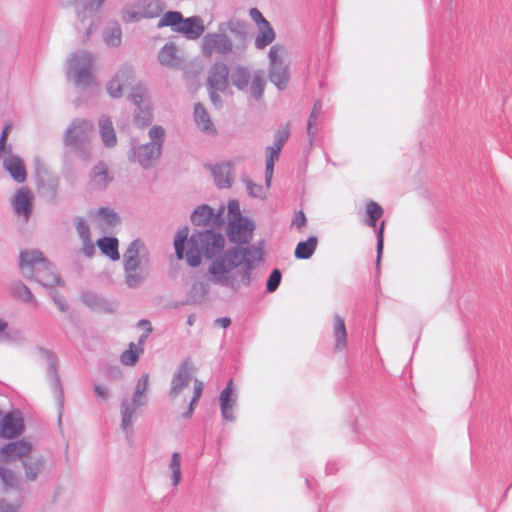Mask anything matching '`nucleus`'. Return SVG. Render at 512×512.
I'll use <instances>...</instances> for the list:
<instances>
[{"label":"nucleus","mask_w":512,"mask_h":512,"mask_svg":"<svg viewBox=\"0 0 512 512\" xmlns=\"http://www.w3.org/2000/svg\"><path fill=\"white\" fill-rule=\"evenodd\" d=\"M189 229H180L174 240L178 259L186 258L191 267L201 264L202 257L212 259L208 272L210 281L216 285L238 292L242 286L248 287L254 279L253 270L263 260L262 242L246 247L234 246L221 254L225 239L220 232L212 229L196 231L189 238Z\"/></svg>","instance_id":"1"},{"label":"nucleus","mask_w":512,"mask_h":512,"mask_svg":"<svg viewBox=\"0 0 512 512\" xmlns=\"http://www.w3.org/2000/svg\"><path fill=\"white\" fill-rule=\"evenodd\" d=\"M248 23L238 18L220 22L215 32L206 33L201 40L203 56H241L248 45Z\"/></svg>","instance_id":"2"},{"label":"nucleus","mask_w":512,"mask_h":512,"mask_svg":"<svg viewBox=\"0 0 512 512\" xmlns=\"http://www.w3.org/2000/svg\"><path fill=\"white\" fill-rule=\"evenodd\" d=\"M134 81V70L130 65H123L107 83L108 94L113 98L123 95L126 88L131 87L130 100L136 106L134 111V122L139 127H145L152 121V108L146 96L147 89L142 83L132 86Z\"/></svg>","instance_id":"3"},{"label":"nucleus","mask_w":512,"mask_h":512,"mask_svg":"<svg viewBox=\"0 0 512 512\" xmlns=\"http://www.w3.org/2000/svg\"><path fill=\"white\" fill-rule=\"evenodd\" d=\"M125 284L136 289L150 275V258L146 245L140 239L133 240L123 254Z\"/></svg>","instance_id":"4"},{"label":"nucleus","mask_w":512,"mask_h":512,"mask_svg":"<svg viewBox=\"0 0 512 512\" xmlns=\"http://www.w3.org/2000/svg\"><path fill=\"white\" fill-rule=\"evenodd\" d=\"M19 268L23 277L34 279L44 287L61 284L60 276L54 271L53 265L39 250H25L19 256Z\"/></svg>","instance_id":"5"},{"label":"nucleus","mask_w":512,"mask_h":512,"mask_svg":"<svg viewBox=\"0 0 512 512\" xmlns=\"http://www.w3.org/2000/svg\"><path fill=\"white\" fill-rule=\"evenodd\" d=\"M148 135L150 142L132 146L128 152L129 161L138 163L143 169L153 167L160 157L165 141V130L160 125H154L149 129Z\"/></svg>","instance_id":"6"},{"label":"nucleus","mask_w":512,"mask_h":512,"mask_svg":"<svg viewBox=\"0 0 512 512\" xmlns=\"http://www.w3.org/2000/svg\"><path fill=\"white\" fill-rule=\"evenodd\" d=\"M93 55L88 51L71 53L66 62V74L76 87L86 88L93 84Z\"/></svg>","instance_id":"7"},{"label":"nucleus","mask_w":512,"mask_h":512,"mask_svg":"<svg viewBox=\"0 0 512 512\" xmlns=\"http://www.w3.org/2000/svg\"><path fill=\"white\" fill-rule=\"evenodd\" d=\"M230 80L239 91L248 92L251 98H262L266 86L262 71H255L251 75L248 67L236 65L232 68Z\"/></svg>","instance_id":"8"},{"label":"nucleus","mask_w":512,"mask_h":512,"mask_svg":"<svg viewBox=\"0 0 512 512\" xmlns=\"http://www.w3.org/2000/svg\"><path fill=\"white\" fill-rule=\"evenodd\" d=\"M166 4L162 0H137L125 6L121 15L127 23L139 22L142 19L156 18L165 10Z\"/></svg>","instance_id":"9"},{"label":"nucleus","mask_w":512,"mask_h":512,"mask_svg":"<svg viewBox=\"0 0 512 512\" xmlns=\"http://www.w3.org/2000/svg\"><path fill=\"white\" fill-rule=\"evenodd\" d=\"M285 48L280 44L273 45L268 53L269 80L279 89L284 90L289 82V69L284 63Z\"/></svg>","instance_id":"10"},{"label":"nucleus","mask_w":512,"mask_h":512,"mask_svg":"<svg viewBox=\"0 0 512 512\" xmlns=\"http://www.w3.org/2000/svg\"><path fill=\"white\" fill-rule=\"evenodd\" d=\"M92 131L93 125L91 122L85 119H76L65 131L63 138L64 144L75 150H80V148L88 142Z\"/></svg>","instance_id":"11"},{"label":"nucleus","mask_w":512,"mask_h":512,"mask_svg":"<svg viewBox=\"0 0 512 512\" xmlns=\"http://www.w3.org/2000/svg\"><path fill=\"white\" fill-rule=\"evenodd\" d=\"M38 353L47 363V375L49 377L51 390L62 406L63 388L60 376L58 374L59 358L52 350L38 347Z\"/></svg>","instance_id":"12"},{"label":"nucleus","mask_w":512,"mask_h":512,"mask_svg":"<svg viewBox=\"0 0 512 512\" xmlns=\"http://www.w3.org/2000/svg\"><path fill=\"white\" fill-rule=\"evenodd\" d=\"M255 225L249 218L229 221L227 226L228 240L235 244H248L252 239Z\"/></svg>","instance_id":"13"},{"label":"nucleus","mask_w":512,"mask_h":512,"mask_svg":"<svg viewBox=\"0 0 512 512\" xmlns=\"http://www.w3.org/2000/svg\"><path fill=\"white\" fill-rule=\"evenodd\" d=\"M193 364L189 359L183 360L175 371L169 390V397L176 399L184 388H186L193 378Z\"/></svg>","instance_id":"14"},{"label":"nucleus","mask_w":512,"mask_h":512,"mask_svg":"<svg viewBox=\"0 0 512 512\" xmlns=\"http://www.w3.org/2000/svg\"><path fill=\"white\" fill-rule=\"evenodd\" d=\"M223 208L215 212L209 205H201L191 214V221L196 226H220L223 222Z\"/></svg>","instance_id":"15"},{"label":"nucleus","mask_w":512,"mask_h":512,"mask_svg":"<svg viewBox=\"0 0 512 512\" xmlns=\"http://www.w3.org/2000/svg\"><path fill=\"white\" fill-rule=\"evenodd\" d=\"M230 79L229 68L223 61L215 62L208 73L207 86L209 89L225 91Z\"/></svg>","instance_id":"16"},{"label":"nucleus","mask_w":512,"mask_h":512,"mask_svg":"<svg viewBox=\"0 0 512 512\" xmlns=\"http://www.w3.org/2000/svg\"><path fill=\"white\" fill-rule=\"evenodd\" d=\"M12 206L18 216H22L27 222L33 207V195L27 187H21L14 195Z\"/></svg>","instance_id":"17"},{"label":"nucleus","mask_w":512,"mask_h":512,"mask_svg":"<svg viewBox=\"0 0 512 512\" xmlns=\"http://www.w3.org/2000/svg\"><path fill=\"white\" fill-rule=\"evenodd\" d=\"M31 449V444L25 440L9 442L0 449V459L3 462L22 459L30 453Z\"/></svg>","instance_id":"18"},{"label":"nucleus","mask_w":512,"mask_h":512,"mask_svg":"<svg viewBox=\"0 0 512 512\" xmlns=\"http://www.w3.org/2000/svg\"><path fill=\"white\" fill-rule=\"evenodd\" d=\"M221 415L224 420L228 422L235 421L233 409L237 403V396L233 390V381L229 380L226 387L222 390L219 396Z\"/></svg>","instance_id":"19"},{"label":"nucleus","mask_w":512,"mask_h":512,"mask_svg":"<svg viewBox=\"0 0 512 512\" xmlns=\"http://www.w3.org/2000/svg\"><path fill=\"white\" fill-rule=\"evenodd\" d=\"M23 430V420L19 416L8 413L0 421V437L4 439L17 438Z\"/></svg>","instance_id":"20"},{"label":"nucleus","mask_w":512,"mask_h":512,"mask_svg":"<svg viewBox=\"0 0 512 512\" xmlns=\"http://www.w3.org/2000/svg\"><path fill=\"white\" fill-rule=\"evenodd\" d=\"M204 31L205 27L199 16L183 17V22H181L180 27L176 28V32L183 34L188 40L198 39Z\"/></svg>","instance_id":"21"},{"label":"nucleus","mask_w":512,"mask_h":512,"mask_svg":"<svg viewBox=\"0 0 512 512\" xmlns=\"http://www.w3.org/2000/svg\"><path fill=\"white\" fill-rule=\"evenodd\" d=\"M138 408L139 406H134V404L127 398H125L121 403V428L125 432L128 442H130L133 437V417L135 416Z\"/></svg>","instance_id":"22"},{"label":"nucleus","mask_w":512,"mask_h":512,"mask_svg":"<svg viewBox=\"0 0 512 512\" xmlns=\"http://www.w3.org/2000/svg\"><path fill=\"white\" fill-rule=\"evenodd\" d=\"M98 131L104 147L111 149L117 145V136L110 117L101 115L98 120Z\"/></svg>","instance_id":"23"},{"label":"nucleus","mask_w":512,"mask_h":512,"mask_svg":"<svg viewBox=\"0 0 512 512\" xmlns=\"http://www.w3.org/2000/svg\"><path fill=\"white\" fill-rule=\"evenodd\" d=\"M332 335L334 338V350L336 352H343L347 348L348 336L343 317L339 314H334Z\"/></svg>","instance_id":"24"},{"label":"nucleus","mask_w":512,"mask_h":512,"mask_svg":"<svg viewBox=\"0 0 512 512\" xmlns=\"http://www.w3.org/2000/svg\"><path fill=\"white\" fill-rule=\"evenodd\" d=\"M3 166L16 182L23 183L26 180V169L19 156L12 155L10 153L6 158H4Z\"/></svg>","instance_id":"25"},{"label":"nucleus","mask_w":512,"mask_h":512,"mask_svg":"<svg viewBox=\"0 0 512 512\" xmlns=\"http://www.w3.org/2000/svg\"><path fill=\"white\" fill-rule=\"evenodd\" d=\"M276 34L271 24L266 21L257 26V35L255 37V47L259 50L266 48L275 40Z\"/></svg>","instance_id":"26"},{"label":"nucleus","mask_w":512,"mask_h":512,"mask_svg":"<svg viewBox=\"0 0 512 512\" xmlns=\"http://www.w3.org/2000/svg\"><path fill=\"white\" fill-rule=\"evenodd\" d=\"M90 177L93 188L99 190L104 189L112 180V177L109 176L107 165L103 162H99L92 168Z\"/></svg>","instance_id":"27"},{"label":"nucleus","mask_w":512,"mask_h":512,"mask_svg":"<svg viewBox=\"0 0 512 512\" xmlns=\"http://www.w3.org/2000/svg\"><path fill=\"white\" fill-rule=\"evenodd\" d=\"M82 300L89 308L93 310L103 312L113 311V304L94 292H84L82 294Z\"/></svg>","instance_id":"28"},{"label":"nucleus","mask_w":512,"mask_h":512,"mask_svg":"<svg viewBox=\"0 0 512 512\" xmlns=\"http://www.w3.org/2000/svg\"><path fill=\"white\" fill-rule=\"evenodd\" d=\"M97 246L102 254L106 255L113 261L120 259L118 250L119 242L116 237H102L97 240Z\"/></svg>","instance_id":"29"},{"label":"nucleus","mask_w":512,"mask_h":512,"mask_svg":"<svg viewBox=\"0 0 512 512\" xmlns=\"http://www.w3.org/2000/svg\"><path fill=\"white\" fill-rule=\"evenodd\" d=\"M194 119L199 129L204 132H214V126L210 116L201 103H196L194 106Z\"/></svg>","instance_id":"30"},{"label":"nucleus","mask_w":512,"mask_h":512,"mask_svg":"<svg viewBox=\"0 0 512 512\" xmlns=\"http://www.w3.org/2000/svg\"><path fill=\"white\" fill-rule=\"evenodd\" d=\"M318 244L316 236H310L305 241H300L294 251L297 259L307 260L312 257Z\"/></svg>","instance_id":"31"},{"label":"nucleus","mask_w":512,"mask_h":512,"mask_svg":"<svg viewBox=\"0 0 512 512\" xmlns=\"http://www.w3.org/2000/svg\"><path fill=\"white\" fill-rule=\"evenodd\" d=\"M214 181L219 188H229L232 184L230 166L228 164L215 165L212 168Z\"/></svg>","instance_id":"32"},{"label":"nucleus","mask_w":512,"mask_h":512,"mask_svg":"<svg viewBox=\"0 0 512 512\" xmlns=\"http://www.w3.org/2000/svg\"><path fill=\"white\" fill-rule=\"evenodd\" d=\"M22 463L25 470V476L29 481L36 480L39 473L44 468V461L42 457H28L25 460H23Z\"/></svg>","instance_id":"33"},{"label":"nucleus","mask_w":512,"mask_h":512,"mask_svg":"<svg viewBox=\"0 0 512 512\" xmlns=\"http://www.w3.org/2000/svg\"><path fill=\"white\" fill-rule=\"evenodd\" d=\"M176 52L177 48L174 43H166L159 51V62L166 67L176 66L179 62Z\"/></svg>","instance_id":"34"},{"label":"nucleus","mask_w":512,"mask_h":512,"mask_svg":"<svg viewBox=\"0 0 512 512\" xmlns=\"http://www.w3.org/2000/svg\"><path fill=\"white\" fill-rule=\"evenodd\" d=\"M10 291L13 297L17 298L18 300H21L25 303H33L37 305V300L35 299L31 290L21 281H16L12 283L10 286Z\"/></svg>","instance_id":"35"},{"label":"nucleus","mask_w":512,"mask_h":512,"mask_svg":"<svg viewBox=\"0 0 512 512\" xmlns=\"http://www.w3.org/2000/svg\"><path fill=\"white\" fill-rule=\"evenodd\" d=\"M38 183L46 187L51 193L56 194L59 187V178L55 175H49L44 167H37Z\"/></svg>","instance_id":"36"},{"label":"nucleus","mask_w":512,"mask_h":512,"mask_svg":"<svg viewBox=\"0 0 512 512\" xmlns=\"http://www.w3.org/2000/svg\"><path fill=\"white\" fill-rule=\"evenodd\" d=\"M183 22V15L178 11H167L159 19L157 28L170 27L174 32Z\"/></svg>","instance_id":"37"},{"label":"nucleus","mask_w":512,"mask_h":512,"mask_svg":"<svg viewBox=\"0 0 512 512\" xmlns=\"http://www.w3.org/2000/svg\"><path fill=\"white\" fill-rule=\"evenodd\" d=\"M384 213L383 208L375 201H368L366 203V218L365 224L369 227L376 228L377 221L382 217Z\"/></svg>","instance_id":"38"},{"label":"nucleus","mask_w":512,"mask_h":512,"mask_svg":"<svg viewBox=\"0 0 512 512\" xmlns=\"http://www.w3.org/2000/svg\"><path fill=\"white\" fill-rule=\"evenodd\" d=\"M122 30L118 23L107 27L103 33L104 42L109 47H118L121 44Z\"/></svg>","instance_id":"39"},{"label":"nucleus","mask_w":512,"mask_h":512,"mask_svg":"<svg viewBox=\"0 0 512 512\" xmlns=\"http://www.w3.org/2000/svg\"><path fill=\"white\" fill-rule=\"evenodd\" d=\"M141 353H143V347H139L134 343H130L129 349L125 350L121 354L120 361L125 366H134L137 363Z\"/></svg>","instance_id":"40"},{"label":"nucleus","mask_w":512,"mask_h":512,"mask_svg":"<svg viewBox=\"0 0 512 512\" xmlns=\"http://www.w3.org/2000/svg\"><path fill=\"white\" fill-rule=\"evenodd\" d=\"M104 1L105 0H74L75 3H81L82 5V11L77 12L78 19L83 22L86 17V13H96Z\"/></svg>","instance_id":"41"},{"label":"nucleus","mask_w":512,"mask_h":512,"mask_svg":"<svg viewBox=\"0 0 512 512\" xmlns=\"http://www.w3.org/2000/svg\"><path fill=\"white\" fill-rule=\"evenodd\" d=\"M171 471L172 485L177 486L181 481V455L178 452L172 453L171 461L169 464Z\"/></svg>","instance_id":"42"},{"label":"nucleus","mask_w":512,"mask_h":512,"mask_svg":"<svg viewBox=\"0 0 512 512\" xmlns=\"http://www.w3.org/2000/svg\"><path fill=\"white\" fill-rule=\"evenodd\" d=\"M97 217L99 220L107 226H115L119 223L120 218L118 214L107 207H101L97 210Z\"/></svg>","instance_id":"43"},{"label":"nucleus","mask_w":512,"mask_h":512,"mask_svg":"<svg viewBox=\"0 0 512 512\" xmlns=\"http://www.w3.org/2000/svg\"><path fill=\"white\" fill-rule=\"evenodd\" d=\"M243 182L245 184V187H246V190H247V193L249 196H251L253 198H258V199L266 198V192L268 190V189H266V185L262 186L260 184H257L249 178H244Z\"/></svg>","instance_id":"44"},{"label":"nucleus","mask_w":512,"mask_h":512,"mask_svg":"<svg viewBox=\"0 0 512 512\" xmlns=\"http://www.w3.org/2000/svg\"><path fill=\"white\" fill-rule=\"evenodd\" d=\"M282 280V273L278 268H274L272 272L270 273L267 283H266V291L268 293L275 292Z\"/></svg>","instance_id":"45"},{"label":"nucleus","mask_w":512,"mask_h":512,"mask_svg":"<svg viewBox=\"0 0 512 512\" xmlns=\"http://www.w3.org/2000/svg\"><path fill=\"white\" fill-rule=\"evenodd\" d=\"M12 129L11 123H6L2 129L0 135V155L2 154H10L12 151V147L10 144H7V138Z\"/></svg>","instance_id":"46"},{"label":"nucleus","mask_w":512,"mask_h":512,"mask_svg":"<svg viewBox=\"0 0 512 512\" xmlns=\"http://www.w3.org/2000/svg\"><path fill=\"white\" fill-rule=\"evenodd\" d=\"M384 226L385 221H382L380 227L376 230V236H377V244H376V266L377 269L380 266V261L383 253V247H384Z\"/></svg>","instance_id":"47"},{"label":"nucleus","mask_w":512,"mask_h":512,"mask_svg":"<svg viewBox=\"0 0 512 512\" xmlns=\"http://www.w3.org/2000/svg\"><path fill=\"white\" fill-rule=\"evenodd\" d=\"M74 225L81 240L91 238L90 227L84 218L75 217Z\"/></svg>","instance_id":"48"},{"label":"nucleus","mask_w":512,"mask_h":512,"mask_svg":"<svg viewBox=\"0 0 512 512\" xmlns=\"http://www.w3.org/2000/svg\"><path fill=\"white\" fill-rule=\"evenodd\" d=\"M289 136H290V131H289L288 126L279 128L274 135V143L271 146L277 147V149L282 150V148H283L284 144L286 143V141L288 140Z\"/></svg>","instance_id":"49"},{"label":"nucleus","mask_w":512,"mask_h":512,"mask_svg":"<svg viewBox=\"0 0 512 512\" xmlns=\"http://www.w3.org/2000/svg\"><path fill=\"white\" fill-rule=\"evenodd\" d=\"M0 479L7 488H16L17 486V477L14 472L9 469L0 467Z\"/></svg>","instance_id":"50"},{"label":"nucleus","mask_w":512,"mask_h":512,"mask_svg":"<svg viewBox=\"0 0 512 512\" xmlns=\"http://www.w3.org/2000/svg\"><path fill=\"white\" fill-rule=\"evenodd\" d=\"M228 218L229 221L245 219L246 217L242 215L239 207V203L236 200H231L228 203Z\"/></svg>","instance_id":"51"},{"label":"nucleus","mask_w":512,"mask_h":512,"mask_svg":"<svg viewBox=\"0 0 512 512\" xmlns=\"http://www.w3.org/2000/svg\"><path fill=\"white\" fill-rule=\"evenodd\" d=\"M21 507V502H8L4 499L0 500V512H18Z\"/></svg>","instance_id":"52"},{"label":"nucleus","mask_w":512,"mask_h":512,"mask_svg":"<svg viewBox=\"0 0 512 512\" xmlns=\"http://www.w3.org/2000/svg\"><path fill=\"white\" fill-rule=\"evenodd\" d=\"M204 389V384L202 381L198 379H194V391H193V397L191 399L192 405H196L202 395Z\"/></svg>","instance_id":"53"},{"label":"nucleus","mask_w":512,"mask_h":512,"mask_svg":"<svg viewBox=\"0 0 512 512\" xmlns=\"http://www.w3.org/2000/svg\"><path fill=\"white\" fill-rule=\"evenodd\" d=\"M52 299L61 312H66L68 310V303L63 296L57 292H52Z\"/></svg>","instance_id":"54"},{"label":"nucleus","mask_w":512,"mask_h":512,"mask_svg":"<svg viewBox=\"0 0 512 512\" xmlns=\"http://www.w3.org/2000/svg\"><path fill=\"white\" fill-rule=\"evenodd\" d=\"M281 150L277 149V147L268 146L266 148V162L274 163L278 161Z\"/></svg>","instance_id":"55"},{"label":"nucleus","mask_w":512,"mask_h":512,"mask_svg":"<svg viewBox=\"0 0 512 512\" xmlns=\"http://www.w3.org/2000/svg\"><path fill=\"white\" fill-rule=\"evenodd\" d=\"M149 375L143 374L137 381L135 391L137 394H144L148 388Z\"/></svg>","instance_id":"56"},{"label":"nucleus","mask_w":512,"mask_h":512,"mask_svg":"<svg viewBox=\"0 0 512 512\" xmlns=\"http://www.w3.org/2000/svg\"><path fill=\"white\" fill-rule=\"evenodd\" d=\"M82 241V252L86 257H92L95 254V246L91 238L83 239Z\"/></svg>","instance_id":"57"},{"label":"nucleus","mask_w":512,"mask_h":512,"mask_svg":"<svg viewBox=\"0 0 512 512\" xmlns=\"http://www.w3.org/2000/svg\"><path fill=\"white\" fill-rule=\"evenodd\" d=\"M306 216L303 213V211H298L295 213L294 219L292 221V225L295 226L297 229H301L306 224Z\"/></svg>","instance_id":"58"},{"label":"nucleus","mask_w":512,"mask_h":512,"mask_svg":"<svg viewBox=\"0 0 512 512\" xmlns=\"http://www.w3.org/2000/svg\"><path fill=\"white\" fill-rule=\"evenodd\" d=\"M249 16L255 22L256 26L261 25L262 22L267 21L258 8H251L249 10Z\"/></svg>","instance_id":"59"},{"label":"nucleus","mask_w":512,"mask_h":512,"mask_svg":"<svg viewBox=\"0 0 512 512\" xmlns=\"http://www.w3.org/2000/svg\"><path fill=\"white\" fill-rule=\"evenodd\" d=\"M274 165H275L274 163L266 162V166H265L266 189H270V187H271L272 177H273V173H274Z\"/></svg>","instance_id":"60"},{"label":"nucleus","mask_w":512,"mask_h":512,"mask_svg":"<svg viewBox=\"0 0 512 512\" xmlns=\"http://www.w3.org/2000/svg\"><path fill=\"white\" fill-rule=\"evenodd\" d=\"M220 90L209 89L210 100L216 108L222 107V98L220 96Z\"/></svg>","instance_id":"61"},{"label":"nucleus","mask_w":512,"mask_h":512,"mask_svg":"<svg viewBox=\"0 0 512 512\" xmlns=\"http://www.w3.org/2000/svg\"><path fill=\"white\" fill-rule=\"evenodd\" d=\"M316 118H317L316 116L310 114L308 123H307V133H308V136L310 139V143H312L313 138L316 134V131L313 129V126L316 123Z\"/></svg>","instance_id":"62"},{"label":"nucleus","mask_w":512,"mask_h":512,"mask_svg":"<svg viewBox=\"0 0 512 512\" xmlns=\"http://www.w3.org/2000/svg\"><path fill=\"white\" fill-rule=\"evenodd\" d=\"M94 393L96 395L97 398L99 399H107L108 396H109V392H108V389L102 385H99V384H96L94 385Z\"/></svg>","instance_id":"63"},{"label":"nucleus","mask_w":512,"mask_h":512,"mask_svg":"<svg viewBox=\"0 0 512 512\" xmlns=\"http://www.w3.org/2000/svg\"><path fill=\"white\" fill-rule=\"evenodd\" d=\"M134 404V406H144L147 402L146 396L144 394H137L136 391H134L132 399L130 400Z\"/></svg>","instance_id":"64"}]
</instances>
